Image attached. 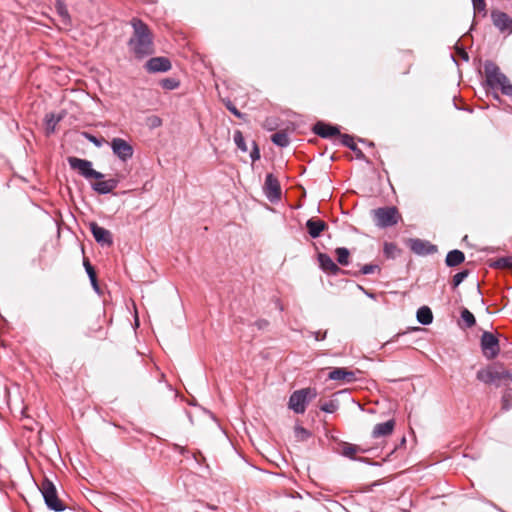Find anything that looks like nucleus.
Returning a JSON list of instances; mask_svg holds the SVG:
<instances>
[{
	"instance_id": "obj_50",
	"label": "nucleus",
	"mask_w": 512,
	"mask_h": 512,
	"mask_svg": "<svg viewBox=\"0 0 512 512\" xmlns=\"http://www.w3.org/2000/svg\"><path fill=\"white\" fill-rule=\"evenodd\" d=\"M264 127L268 130H274L276 128V123L274 120L268 118L265 121Z\"/></svg>"
},
{
	"instance_id": "obj_8",
	"label": "nucleus",
	"mask_w": 512,
	"mask_h": 512,
	"mask_svg": "<svg viewBox=\"0 0 512 512\" xmlns=\"http://www.w3.org/2000/svg\"><path fill=\"white\" fill-rule=\"evenodd\" d=\"M110 146L114 155H116L122 162H127L133 157V146L122 138H113L110 142Z\"/></svg>"
},
{
	"instance_id": "obj_32",
	"label": "nucleus",
	"mask_w": 512,
	"mask_h": 512,
	"mask_svg": "<svg viewBox=\"0 0 512 512\" xmlns=\"http://www.w3.org/2000/svg\"><path fill=\"white\" fill-rule=\"evenodd\" d=\"M233 139H234L235 145L237 146V148L239 150H241L242 152L248 151V147L245 143L244 136L240 130H236L234 132Z\"/></svg>"
},
{
	"instance_id": "obj_41",
	"label": "nucleus",
	"mask_w": 512,
	"mask_h": 512,
	"mask_svg": "<svg viewBox=\"0 0 512 512\" xmlns=\"http://www.w3.org/2000/svg\"><path fill=\"white\" fill-rule=\"evenodd\" d=\"M83 265L85 267V270L87 272L89 279L97 277L94 267L91 265V263L87 259H84Z\"/></svg>"
},
{
	"instance_id": "obj_52",
	"label": "nucleus",
	"mask_w": 512,
	"mask_h": 512,
	"mask_svg": "<svg viewBox=\"0 0 512 512\" xmlns=\"http://www.w3.org/2000/svg\"><path fill=\"white\" fill-rule=\"evenodd\" d=\"M405 333H397L391 340L387 341L385 343V345H389L395 341H397L402 335H404Z\"/></svg>"
},
{
	"instance_id": "obj_34",
	"label": "nucleus",
	"mask_w": 512,
	"mask_h": 512,
	"mask_svg": "<svg viewBox=\"0 0 512 512\" xmlns=\"http://www.w3.org/2000/svg\"><path fill=\"white\" fill-rule=\"evenodd\" d=\"M223 103L227 110H229L234 116H236L239 119H246V114L240 112L236 106L233 104V102L229 99L223 100Z\"/></svg>"
},
{
	"instance_id": "obj_53",
	"label": "nucleus",
	"mask_w": 512,
	"mask_h": 512,
	"mask_svg": "<svg viewBox=\"0 0 512 512\" xmlns=\"http://www.w3.org/2000/svg\"><path fill=\"white\" fill-rule=\"evenodd\" d=\"M460 56L462 57V59L464 61H468L469 60V56H468V53L466 51H461Z\"/></svg>"
},
{
	"instance_id": "obj_46",
	"label": "nucleus",
	"mask_w": 512,
	"mask_h": 512,
	"mask_svg": "<svg viewBox=\"0 0 512 512\" xmlns=\"http://www.w3.org/2000/svg\"><path fill=\"white\" fill-rule=\"evenodd\" d=\"M254 325L259 330H264V329H266L269 326V322L266 319H259V320L254 322Z\"/></svg>"
},
{
	"instance_id": "obj_23",
	"label": "nucleus",
	"mask_w": 512,
	"mask_h": 512,
	"mask_svg": "<svg viewBox=\"0 0 512 512\" xmlns=\"http://www.w3.org/2000/svg\"><path fill=\"white\" fill-rule=\"evenodd\" d=\"M417 321L422 325H429L433 321L432 310L428 306H422L416 313Z\"/></svg>"
},
{
	"instance_id": "obj_43",
	"label": "nucleus",
	"mask_w": 512,
	"mask_h": 512,
	"mask_svg": "<svg viewBox=\"0 0 512 512\" xmlns=\"http://www.w3.org/2000/svg\"><path fill=\"white\" fill-rule=\"evenodd\" d=\"M86 135V138L91 142L93 143L96 147H101L102 146V143H103V139L101 138H98L94 135H91V134H85Z\"/></svg>"
},
{
	"instance_id": "obj_11",
	"label": "nucleus",
	"mask_w": 512,
	"mask_h": 512,
	"mask_svg": "<svg viewBox=\"0 0 512 512\" xmlns=\"http://www.w3.org/2000/svg\"><path fill=\"white\" fill-rule=\"evenodd\" d=\"M408 246L411 251L420 256L433 254L437 251V247L429 241L419 238H411L408 240Z\"/></svg>"
},
{
	"instance_id": "obj_27",
	"label": "nucleus",
	"mask_w": 512,
	"mask_h": 512,
	"mask_svg": "<svg viewBox=\"0 0 512 512\" xmlns=\"http://www.w3.org/2000/svg\"><path fill=\"white\" fill-rule=\"evenodd\" d=\"M61 119V116H56L53 113L46 115L45 122L47 135L53 134L55 132L56 125L61 121Z\"/></svg>"
},
{
	"instance_id": "obj_28",
	"label": "nucleus",
	"mask_w": 512,
	"mask_h": 512,
	"mask_svg": "<svg viewBox=\"0 0 512 512\" xmlns=\"http://www.w3.org/2000/svg\"><path fill=\"white\" fill-rule=\"evenodd\" d=\"M464 328H472L476 324V318L467 308H463L460 313Z\"/></svg>"
},
{
	"instance_id": "obj_44",
	"label": "nucleus",
	"mask_w": 512,
	"mask_h": 512,
	"mask_svg": "<svg viewBox=\"0 0 512 512\" xmlns=\"http://www.w3.org/2000/svg\"><path fill=\"white\" fill-rule=\"evenodd\" d=\"M311 335L314 337V339L316 341H322L326 338L327 336V331H314V332H311Z\"/></svg>"
},
{
	"instance_id": "obj_56",
	"label": "nucleus",
	"mask_w": 512,
	"mask_h": 512,
	"mask_svg": "<svg viewBox=\"0 0 512 512\" xmlns=\"http://www.w3.org/2000/svg\"><path fill=\"white\" fill-rule=\"evenodd\" d=\"M405 442H406V439H405V437H403L401 440V444H404Z\"/></svg>"
},
{
	"instance_id": "obj_24",
	"label": "nucleus",
	"mask_w": 512,
	"mask_h": 512,
	"mask_svg": "<svg viewBox=\"0 0 512 512\" xmlns=\"http://www.w3.org/2000/svg\"><path fill=\"white\" fill-rule=\"evenodd\" d=\"M271 141L281 148H285L290 144V139L286 131H278L272 134Z\"/></svg>"
},
{
	"instance_id": "obj_48",
	"label": "nucleus",
	"mask_w": 512,
	"mask_h": 512,
	"mask_svg": "<svg viewBox=\"0 0 512 512\" xmlns=\"http://www.w3.org/2000/svg\"><path fill=\"white\" fill-rule=\"evenodd\" d=\"M173 449L179 452V454H181L182 456H186L188 454V450L185 447L180 446L178 444H174Z\"/></svg>"
},
{
	"instance_id": "obj_30",
	"label": "nucleus",
	"mask_w": 512,
	"mask_h": 512,
	"mask_svg": "<svg viewBox=\"0 0 512 512\" xmlns=\"http://www.w3.org/2000/svg\"><path fill=\"white\" fill-rule=\"evenodd\" d=\"M491 267L498 269H509L512 268V256L500 257L493 261Z\"/></svg>"
},
{
	"instance_id": "obj_49",
	"label": "nucleus",
	"mask_w": 512,
	"mask_h": 512,
	"mask_svg": "<svg viewBox=\"0 0 512 512\" xmlns=\"http://www.w3.org/2000/svg\"><path fill=\"white\" fill-rule=\"evenodd\" d=\"M90 282H91V285H92V287H93L94 291H95L97 294H100V293H101V290H100V287H99V284H98L97 277L91 278V279H90Z\"/></svg>"
},
{
	"instance_id": "obj_17",
	"label": "nucleus",
	"mask_w": 512,
	"mask_h": 512,
	"mask_svg": "<svg viewBox=\"0 0 512 512\" xmlns=\"http://www.w3.org/2000/svg\"><path fill=\"white\" fill-rule=\"evenodd\" d=\"M308 234L311 238H318L323 231L328 229V225L325 221L318 218H310L305 223Z\"/></svg>"
},
{
	"instance_id": "obj_2",
	"label": "nucleus",
	"mask_w": 512,
	"mask_h": 512,
	"mask_svg": "<svg viewBox=\"0 0 512 512\" xmlns=\"http://www.w3.org/2000/svg\"><path fill=\"white\" fill-rule=\"evenodd\" d=\"M484 73L486 85L495 90L500 89L502 94L512 96V84L507 76L501 72L498 65L491 60L484 62Z\"/></svg>"
},
{
	"instance_id": "obj_35",
	"label": "nucleus",
	"mask_w": 512,
	"mask_h": 512,
	"mask_svg": "<svg viewBox=\"0 0 512 512\" xmlns=\"http://www.w3.org/2000/svg\"><path fill=\"white\" fill-rule=\"evenodd\" d=\"M477 379L485 384H492V369L479 370L477 372Z\"/></svg>"
},
{
	"instance_id": "obj_6",
	"label": "nucleus",
	"mask_w": 512,
	"mask_h": 512,
	"mask_svg": "<svg viewBox=\"0 0 512 512\" xmlns=\"http://www.w3.org/2000/svg\"><path fill=\"white\" fill-rule=\"evenodd\" d=\"M67 161L70 168L77 171L85 179L101 180L104 178V174L93 169L92 162L87 159L70 156Z\"/></svg>"
},
{
	"instance_id": "obj_29",
	"label": "nucleus",
	"mask_w": 512,
	"mask_h": 512,
	"mask_svg": "<svg viewBox=\"0 0 512 512\" xmlns=\"http://www.w3.org/2000/svg\"><path fill=\"white\" fill-rule=\"evenodd\" d=\"M335 254L337 256V262L340 265L346 266V265L349 264L350 252H349V250L347 248H345V247H338L335 250Z\"/></svg>"
},
{
	"instance_id": "obj_25",
	"label": "nucleus",
	"mask_w": 512,
	"mask_h": 512,
	"mask_svg": "<svg viewBox=\"0 0 512 512\" xmlns=\"http://www.w3.org/2000/svg\"><path fill=\"white\" fill-rule=\"evenodd\" d=\"M401 250L393 242H385L383 246V254L387 259H395L399 256Z\"/></svg>"
},
{
	"instance_id": "obj_4",
	"label": "nucleus",
	"mask_w": 512,
	"mask_h": 512,
	"mask_svg": "<svg viewBox=\"0 0 512 512\" xmlns=\"http://www.w3.org/2000/svg\"><path fill=\"white\" fill-rule=\"evenodd\" d=\"M373 221L379 228H388L396 225L399 219V213L396 207L386 206L374 209L372 211Z\"/></svg>"
},
{
	"instance_id": "obj_54",
	"label": "nucleus",
	"mask_w": 512,
	"mask_h": 512,
	"mask_svg": "<svg viewBox=\"0 0 512 512\" xmlns=\"http://www.w3.org/2000/svg\"><path fill=\"white\" fill-rule=\"evenodd\" d=\"M160 123H161V120L159 118H155V120L153 122V126L160 125Z\"/></svg>"
},
{
	"instance_id": "obj_51",
	"label": "nucleus",
	"mask_w": 512,
	"mask_h": 512,
	"mask_svg": "<svg viewBox=\"0 0 512 512\" xmlns=\"http://www.w3.org/2000/svg\"><path fill=\"white\" fill-rule=\"evenodd\" d=\"M357 288H358L360 291H362V292H363L367 297H369V298H371V299H375V297H376V296H375V294H374V293H372V292H370V291H368V290H366L363 286H361V285H359V284H358V285H357Z\"/></svg>"
},
{
	"instance_id": "obj_36",
	"label": "nucleus",
	"mask_w": 512,
	"mask_h": 512,
	"mask_svg": "<svg viewBox=\"0 0 512 512\" xmlns=\"http://www.w3.org/2000/svg\"><path fill=\"white\" fill-rule=\"evenodd\" d=\"M160 85L165 90H174L179 87L180 83L175 78H165L161 80Z\"/></svg>"
},
{
	"instance_id": "obj_58",
	"label": "nucleus",
	"mask_w": 512,
	"mask_h": 512,
	"mask_svg": "<svg viewBox=\"0 0 512 512\" xmlns=\"http://www.w3.org/2000/svg\"><path fill=\"white\" fill-rule=\"evenodd\" d=\"M359 142L365 143L366 141L364 139H359Z\"/></svg>"
},
{
	"instance_id": "obj_38",
	"label": "nucleus",
	"mask_w": 512,
	"mask_h": 512,
	"mask_svg": "<svg viewBox=\"0 0 512 512\" xmlns=\"http://www.w3.org/2000/svg\"><path fill=\"white\" fill-rule=\"evenodd\" d=\"M339 407L337 400H330L325 403H323L320 406V409L326 413H334Z\"/></svg>"
},
{
	"instance_id": "obj_12",
	"label": "nucleus",
	"mask_w": 512,
	"mask_h": 512,
	"mask_svg": "<svg viewBox=\"0 0 512 512\" xmlns=\"http://www.w3.org/2000/svg\"><path fill=\"white\" fill-rule=\"evenodd\" d=\"M491 20L493 25L501 32L508 31L512 33V18L507 13L493 10L491 12Z\"/></svg>"
},
{
	"instance_id": "obj_47",
	"label": "nucleus",
	"mask_w": 512,
	"mask_h": 512,
	"mask_svg": "<svg viewBox=\"0 0 512 512\" xmlns=\"http://www.w3.org/2000/svg\"><path fill=\"white\" fill-rule=\"evenodd\" d=\"M108 187L110 188V192H112L115 188H117L119 181L116 178H110L107 180Z\"/></svg>"
},
{
	"instance_id": "obj_19",
	"label": "nucleus",
	"mask_w": 512,
	"mask_h": 512,
	"mask_svg": "<svg viewBox=\"0 0 512 512\" xmlns=\"http://www.w3.org/2000/svg\"><path fill=\"white\" fill-rule=\"evenodd\" d=\"M492 379L496 387L500 386H508L510 383H512V374L508 370H497L492 369Z\"/></svg>"
},
{
	"instance_id": "obj_3",
	"label": "nucleus",
	"mask_w": 512,
	"mask_h": 512,
	"mask_svg": "<svg viewBox=\"0 0 512 512\" xmlns=\"http://www.w3.org/2000/svg\"><path fill=\"white\" fill-rule=\"evenodd\" d=\"M39 489L41 491L46 506L50 510L55 512H61L66 509L65 504L58 497L57 489L54 483L50 479L45 477L41 482Z\"/></svg>"
},
{
	"instance_id": "obj_5",
	"label": "nucleus",
	"mask_w": 512,
	"mask_h": 512,
	"mask_svg": "<svg viewBox=\"0 0 512 512\" xmlns=\"http://www.w3.org/2000/svg\"><path fill=\"white\" fill-rule=\"evenodd\" d=\"M316 395L315 389L303 388L296 390L289 397V408L296 414H303L309 400L315 398Z\"/></svg>"
},
{
	"instance_id": "obj_14",
	"label": "nucleus",
	"mask_w": 512,
	"mask_h": 512,
	"mask_svg": "<svg viewBox=\"0 0 512 512\" xmlns=\"http://www.w3.org/2000/svg\"><path fill=\"white\" fill-rule=\"evenodd\" d=\"M145 69L150 73L167 72L171 69V62L166 57H153L146 62Z\"/></svg>"
},
{
	"instance_id": "obj_42",
	"label": "nucleus",
	"mask_w": 512,
	"mask_h": 512,
	"mask_svg": "<svg viewBox=\"0 0 512 512\" xmlns=\"http://www.w3.org/2000/svg\"><path fill=\"white\" fill-rule=\"evenodd\" d=\"M250 158L253 162L260 159V150L255 141H253V148L250 152Z\"/></svg>"
},
{
	"instance_id": "obj_10",
	"label": "nucleus",
	"mask_w": 512,
	"mask_h": 512,
	"mask_svg": "<svg viewBox=\"0 0 512 512\" xmlns=\"http://www.w3.org/2000/svg\"><path fill=\"white\" fill-rule=\"evenodd\" d=\"M89 229L95 241L101 246L109 247L113 244V236L109 230L99 226L96 222H90Z\"/></svg>"
},
{
	"instance_id": "obj_22",
	"label": "nucleus",
	"mask_w": 512,
	"mask_h": 512,
	"mask_svg": "<svg viewBox=\"0 0 512 512\" xmlns=\"http://www.w3.org/2000/svg\"><path fill=\"white\" fill-rule=\"evenodd\" d=\"M340 139H341V144L343 146L349 148L350 150H352L355 153L357 159L365 158L364 153L362 152L361 149L358 148V146L356 145V143L354 141V138L351 135L342 134V135H340Z\"/></svg>"
},
{
	"instance_id": "obj_18",
	"label": "nucleus",
	"mask_w": 512,
	"mask_h": 512,
	"mask_svg": "<svg viewBox=\"0 0 512 512\" xmlns=\"http://www.w3.org/2000/svg\"><path fill=\"white\" fill-rule=\"evenodd\" d=\"M395 428V420L390 419L383 423H378L374 426L372 431L373 438L385 437L392 434Z\"/></svg>"
},
{
	"instance_id": "obj_55",
	"label": "nucleus",
	"mask_w": 512,
	"mask_h": 512,
	"mask_svg": "<svg viewBox=\"0 0 512 512\" xmlns=\"http://www.w3.org/2000/svg\"><path fill=\"white\" fill-rule=\"evenodd\" d=\"M493 98L496 100H500V97L496 92L493 93Z\"/></svg>"
},
{
	"instance_id": "obj_9",
	"label": "nucleus",
	"mask_w": 512,
	"mask_h": 512,
	"mask_svg": "<svg viewBox=\"0 0 512 512\" xmlns=\"http://www.w3.org/2000/svg\"><path fill=\"white\" fill-rule=\"evenodd\" d=\"M263 189L265 196L270 202L280 200L282 195L280 183L272 173L266 175Z\"/></svg>"
},
{
	"instance_id": "obj_33",
	"label": "nucleus",
	"mask_w": 512,
	"mask_h": 512,
	"mask_svg": "<svg viewBox=\"0 0 512 512\" xmlns=\"http://www.w3.org/2000/svg\"><path fill=\"white\" fill-rule=\"evenodd\" d=\"M91 188L95 192H97L98 194H101V195H105V194L111 193L110 192V188L108 187L107 180L92 183L91 184Z\"/></svg>"
},
{
	"instance_id": "obj_13",
	"label": "nucleus",
	"mask_w": 512,
	"mask_h": 512,
	"mask_svg": "<svg viewBox=\"0 0 512 512\" xmlns=\"http://www.w3.org/2000/svg\"><path fill=\"white\" fill-rule=\"evenodd\" d=\"M312 131L320 136L321 138H331L333 136H340L339 127L337 125H331L329 123L318 121L313 125Z\"/></svg>"
},
{
	"instance_id": "obj_21",
	"label": "nucleus",
	"mask_w": 512,
	"mask_h": 512,
	"mask_svg": "<svg viewBox=\"0 0 512 512\" xmlns=\"http://www.w3.org/2000/svg\"><path fill=\"white\" fill-rule=\"evenodd\" d=\"M465 261V254L458 249L451 250L447 253L445 264L448 267H456Z\"/></svg>"
},
{
	"instance_id": "obj_1",
	"label": "nucleus",
	"mask_w": 512,
	"mask_h": 512,
	"mask_svg": "<svg viewBox=\"0 0 512 512\" xmlns=\"http://www.w3.org/2000/svg\"><path fill=\"white\" fill-rule=\"evenodd\" d=\"M133 34L128 40L129 50L135 58L143 59L155 53L153 34L148 25L139 18L131 20Z\"/></svg>"
},
{
	"instance_id": "obj_45",
	"label": "nucleus",
	"mask_w": 512,
	"mask_h": 512,
	"mask_svg": "<svg viewBox=\"0 0 512 512\" xmlns=\"http://www.w3.org/2000/svg\"><path fill=\"white\" fill-rule=\"evenodd\" d=\"M512 407V401L509 400L508 395L502 397V409L508 411Z\"/></svg>"
},
{
	"instance_id": "obj_7",
	"label": "nucleus",
	"mask_w": 512,
	"mask_h": 512,
	"mask_svg": "<svg viewBox=\"0 0 512 512\" xmlns=\"http://www.w3.org/2000/svg\"><path fill=\"white\" fill-rule=\"evenodd\" d=\"M480 347L483 355L487 359H494L500 353V343L498 337L488 331H484L480 338Z\"/></svg>"
},
{
	"instance_id": "obj_16",
	"label": "nucleus",
	"mask_w": 512,
	"mask_h": 512,
	"mask_svg": "<svg viewBox=\"0 0 512 512\" xmlns=\"http://www.w3.org/2000/svg\"><path fill=\"white\" fill-rule=\"evenodd\" d=\"M328 378L334 381H344L345 383H353L356 380L355 372L343 367H337L331 370Z\"/></svg>"
},
{
	"instance_id": "obj_15",
	"label": "nucleus",
	"mask_w": 512,
	"mask_h": 512,
	"mask_svg": "<svg viewBox=\"0 0 512 512\" xmlns=\"http://www.w3.org/2000/svg\"><path fill=\"white\" fill-rule=\"evenodd\" d=\"M318 261L321 269L326 272H329L332 275H338L340 273L347 274V271H344L341 268H339V266L326 253H319Z\"/></svg>"
},
{
	"instance_id": "obj_40",
	"label": "nucleus",
	"mask_w": 512,
	"mask_h": 512,
	"mask_svg": "<svg viewBox=\"0 0 512 512\" xmlns=\"http://www.w3.org/2000/svg\"><path fill=\"white\" fill-rule=\"evenodd\" d=\"M295 434L301 440H306L311 436V433L302 426L295 427Z\"/></svg>"
},
{
	"instance_id": "obj_39",
	"label": "nucleus",
	"mask_w": 512,
	"mask_h": 512,
	"mask_svg": "<svg viewBox=\"0 0 512 512\" xmlns=\"http://www.w3.org/2000/svg\"><path fill=\"white\" fill-rule=\"evenodd\" d=\"M474 13L482 14L483 17L487 15L486 2L485 0H478L472 3Z\"/></svg>"
},
{
	"instance_id": "obj_57",
	"label": "nucleus",
	"mask_w": 512,
	"mask_h": 512,
	"mask_svg": "<svg viewBox=\"0 0 512 512\" xmlns=\"http://www.w3.org/2000/svg\"><path fill=\"white\" fill-rule=\"evenodd\" d=\"M167 387H168L169 390H172V387H171L170 384H167Z\"/></svg>"
},
{
	"instance_id": "obj_37",
	"label": "nucleus",
	"mask_w": 512,
	"mask_h": 512,
	"mask_svg": "<svg viewBox=\"0 0 512 512\" xmlns=\"http://www.w3.org/2000/svg\"><path fill=\"white\" fill-rule=\"evenodd\" d=\"M469 275V270L465 269L456 273L452 278V287L457 288Z\"/></svg>"
},
{
	"instance_id": "obj_20",
	"label": "nucleus",
	"mask_w": 512,
	"mask_h": 512,
	"mask_svg": "<svg viewBox=\"0 0 512 512\" xmlns=\"http://www.w3.org/2000/svg\"><path fill=\"white\" fill-rule=\"evenodd\" d=\"M357 452H364V450L361 449L359 446L354 445V444H350V443H347V442H342L341 443L340 454L342 456L347 457V458H349L351 460H358V461H362V462H368V460L365 459V458H362V457L357 458L355 456V454Z\"/></svg>"
},
{
	"instance_id": "obj_31",
	"label": "nucleus",
	"mask_w": 512,
	"mask_h": 512,
	"mask_svg": "<svg viewBox=\"0 0 512 512\" xmlns=\"http://www.w3.org/2000/svg\"><path fill=\"white\" fill-rule=\"evenodd\" d=\"M56 10H57L58 15L62 18L63 22L65 24H69L71 21V18H70V15H69L66 5L62 1L57 0Z\"/></svg>"
},
{
	"instance_id": "obj_26",
	"label": "nucleus",
	"mask_w": 512,
	"mask_h": 512,
	"mask_svg": "<svg viewBox=\"0 0 512 512\" xmlns=\"http://www.w3.org/2000/svg\"><path fill=\"white\" fill-rule=\"evenodd\" d=\"M380 267L377 264H365L359 271H347V274L358 277L359 275H369L376 271L380 272Z\"/></svg>"
}]
</instances>
